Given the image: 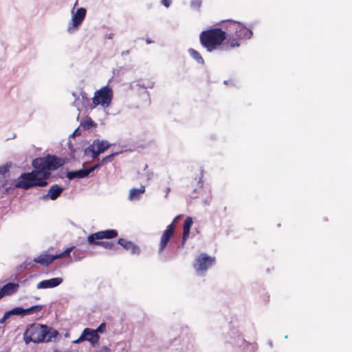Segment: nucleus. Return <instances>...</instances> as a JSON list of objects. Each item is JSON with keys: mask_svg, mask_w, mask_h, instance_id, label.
<instances>
[{"mask_svg": "<svg viewBox=\"0 0 352 352\" xmlns=\"http://www.w3.org/2000/svg\"><path fill=\"white\" fill-rule=\"evenodd\" d=\"M252 31L242 23L232 20L222 21L221 28L202 31L199 34L201 46L209 52L219 49L228 51L236 47L252 36Z\"/></svg>", "mask_w": 352, "mask_h": 352, "instance_id": "f257e3e1", "label": "nucleus"}, {"mask_svg": "<svg viewBox=\"0 0 352 352\" xmlns=\"http://www.w3.org/2000/svg\"><path fill=\"white\" fill-rule=\"evenodd\" d=\"M65 161L55 155L35 158L32 165L34 170L30 173L21 175L14 188L28 190L32 187H44L47 185V179L51 177V172L63 166Z\"/></svg>", "mask_w": 352, "mask_h": 352, "instance_id": "f03ea898", "label": "nucleus"}, {"mask_svg": "<svg viewBox=\"0 0 352 352\" xmlns=\"http://www.w3.org/2000/svg\"><path fill=\"white\" fill-rule=\"evenodd\" d=\"M58 334V331L52 328L34 323L27 327L23 336L25 342L28 344L30 342L34 343L51 342Z\"/></svg>", "mask_w": 352, "mask_h": 352, "instance_id": "7ed1b4c3", "label": "nucleus"}, {"mask_svg": "<svg viewBox=\"0 0 352 352\" xmlns=\"http://www.w3.org/2000/svg\"><path fill=\"white\" fill-rule=\"evenodd\" d=\"M84 244L85 243H80L79 246H81V245H84ZM72 251H73V254H74V256L75 257V260H80L82 258H83L85 255L84 252H81L80 247L72 246V247L67 248L65 251H63L59 254H54V255H51V254H41L40 256L35 257L33 261L35 263H39L42 265L47 266L50 263H52L54 260H56L57 258H62L65 256L69 254V253Z\"/></svg>", "mask_w": 352, "mask_h": 352, "instance_id": "20e7f679", "label": "nucleus"}, {"mask_svg": "<svg viewBox=\"0 0 352 352\" xmlns=\"http://www.w3.org/2000/svg\"><path fill=\"white\" fill-rule=\"evenodd\" d=\"M94 248L95 246H100L107 250L115 252H127L132 255H138L140 252V248L135 243H89Z\"/></svg>", "mask_w": 352, "mask_h": 352, "instance_id": "39448f33", "label": "nucleus"}, {"mask_svg": "<svg viewBox=\"0 0 352 352\" xmlns=\"http://www.w3.org/2000/svg\"><path fill=\"white\" fill-rule=\"evenodd\" d=\"M215 257L208 256L206 253H201L195 259L194 268L199 276L205 275L206 271L215 264Z\"/></svg>", "mask_w": 352, "mask_h": 352, "instance_id": "423d86ee", "label": "nucleus"}, {"mask_svg": "<svg viewBox=\"0 0 352 352\" xmlns=\"http://www.w3.org/2000/svg\"><path fill=\"white\" fill-rule=\"evenodd\" d=\"M112 99L113 90L107 85L95 92L92 102L95 107L100 104L104 107H107L110 105Z\"/></svg>", "mask_w": 352, "mask_h": 352, "instance_id": "0eeeda50", "label": "nucleus"}, {"mask_svg": "<svg viewBox=\"0 0 352 352\" xmlns=\"http://www.w3.org/2000/svg\"><path fill=\"white\" fill-rule=\"evenodd\" d=\"M87 10L84 8H78L76 13L73 14L72 18V23L68 26L69 32H73L76 30L84 21L86 16Z\"/></svg>", "mask_w": 352, "mask_h": 352, "instance_id": "6e6552de", "label": "nucleus"}, {"mask_svg": "<svg viewBox=\"0 0 352 352\" xmlns=\"http://www.w3.org/2000/svg\"><path fill=\"white\" fill-rule=\"evenodd\" d=\"M110 146L111 144L107 140H94L93 144L89 146L92 158H97L100 153L108 149Z\"/></svg>", "mask_w": 352, "mask_h": 352, "instance_id": "1a4fd4ad", "label": "nucleus"}, {"mask_svg": "<svg viewBox=\"0 0 352 352\" xmlns=\"http://www.w3.org/2000/svg\"><path fill=\"white\" fill-rule=\"evenodd\" d=\"M184 217V214H179L176 216L171 223L166 227V229L164 231L160 242H169L171 238L175 233V229L178 222Z\"/></svg>", "mask_w": 352, "mask_h": 352, "instance_id": "9d476101", "label": "nucleus"}, {"mask_svg": "<svg viewBox=\"0 0 352 352\" xmlns=\"http://www.w3.org/2000/svg\"><path fill=\"white\" fill-rule=\"evenodd\" d=\"M118 232L116 230H106L99 231L90 234L87 238V242H96V240L111 239L118 236Z\"/></svg>", "mask_w": 352, "mask_h": 352, "instance_id": "9b49d317", "label": "nucleus"}, {"mask_svg": "<svg viewBox=\"0 0 352 352\" xmlns=\"http://www.w3.org/2000/svg\"><path fill=\"white\" fill-rule=\"evenodd\" d=\"M63 281V278L60 277L44 280L38 283L36 287L37 289L53 288L58 286Z\"/></svg>", "mask_w": 352, "mask_h": 352, "instance_id": "f8f14e48", "label": "nucleus"}, {"mask_svg": "<svg viewBox=\"0 0 352 352\" xmlns=\"http://www.w3.org/2000/svg\"><path fill=\"white\" fill-rule=\"evenodd\" d=\"M19 288V285L18 283H8L0 288V291L3 296H11L15 294L18 291Z\"/></svg>", "mask_w": 352, "mask_h": 352, "instance_id": "ddd939ff", "label": "nucleus"}, {"mask_svg": "<svg viewBox=\"0 0 352 352\" xmlns=\"http://www.w3.org/2000/svg\"><path fill=\"white\" fill-rule=\"evenodd\" d=\"M193 221L192 217H187L183 224L182 241L185 242L189 237L190 230L192 226Z\"/></svg>", "mask_w": 352, "mask_h": 352, "instance_id": "4468645a", "label": "nucleus"}, {"mask_svg": "<svg viewBox=\"0 0 352 352\" xmlns=\"http://www.w3.org/2000/svg\"><path fill=\"white\" fill-rule=\"evenodd\" d=\"M63 190V188L58 184H54L50 187L45 197H50L52 200H55L60 195Z\"/></svg>", "mask_w": 352, "mask_h": 352, "instance_id": "2eb2a0df", "label": "nucleus"}, {"mask_svg": "<svg viewBox=\"0 0 352 352\" xmlns=\"http://www.w3.org/2000/svg\"><path fill=\"white\" fill-rule=\"evenodd\" d=\"M87 331V333L85 336V340L89 342L93 346L97 344L100 338L98 334L96 333V331H94L93 329L89 328H85L83 331Z\"/></svg>", "mask_w": 352, "mask_h": 352, "instance_id": "dca6fc26", "label": "nucleus"}, {"mask_svg": "<svg viewBox=\"0 0 352 352\" xmlns=\"http://www.w3.org/2000/svg\"><path fill=\"white\" fill-rule=\"evenodd\" d=\"M89 175L87 168H83L76 171H70L67 174V177L69 179H73L75 178H84Z\"/></svg>", "mask_w": 352, "mask_h": 352, "instance_id": "f3484780", "label": "nucleus"}, {"mask_svg": "<svg viewBox=\"0 0 352 352\" xmlns=\"http://www.w3.org/2000/svg\"><path fill=\"white\" fill-rule=\"evenodd\" d=\"M145 192V187L140 186V188H132L130 190L129 199L130 200L138 199L142 194Z\"/></svg>", "mask_w": 352, "mask_h": 352, "instance_id": "a211bd4d", "label": "nucleus"}, {"mask_svg": "<svg viewBox=\"0 0 352 352\" xmlns=\"http://www.w3.org/2000/svg\"><path fill=\"white\" fill-rule=\"evenodd\" d=\"M188 53L190 55V56L195 59L198 63L201 64V65H204L205 63V61H204V59L203 58V57L201 56V55L200 54V53L192 49V48H190L188 50Z\"/></svg>", "mask_w": 352, "mask_h": 352, "instance_id": "6ab92c4d", "label": "nucleus"}, {"mask_svg": "<svg viewBox=\"0 0 352 352\" xmlns=\"http://www.w3.org/2000/svg\"><path fill=\"white\" fill-rule=\"evenodd\" d=\"M24 314H25L24 309L22 307H14V308L12 309L11 310H9L6 312V317H10L12 315L19 316V315H24Z\"/></svg>", "mask_w": 352, "mask_h": 352, "instance_id": "aec40b11", "label": "nucleus"}, {"mask_svg": "<svg viewBox=\"0 0 352 352\" xmlns=\"http://www.w3.org/2000/svg\"><path fill=\"white\" fill-rule=\"evenodd\" d=\"M42 309H43L42 305H34L28 309H24L25 314H31L33 312H38V311H41Z\"/></svg>", "mask_w": 352, "mask_h": 352, "instance_id": "412c9836", "label": "nucleus"}, {"mask_svg": "<svg viewBox=\"0 0 352 352\" xmlns=\"http://www.w3.org/2000/svg\"><path fill=\"white\" fill-rule=\"evenodd\" d=\"M121 153H122V151L112 153L110 155L103 157L102 160H101V164H107L109 162H111L113 160V158L114 156H116V155H118V154H120Z\"/></svg>", "mask_w": 352, "mask_h": 352, "instance_id": "4be33fe9", "label": "nucleus"}, {"mask_svg": "<svg viewBox=\"0 0 352 352\" xmlns=\"http://www.w3.org/2000/svg\"><path fill=\"white\" fill-rule=\"evenodd\" d=\"M106 331V324L104 322L101 323L99 327L94 330L96 331V333L98 334V333H104Z\"/></svg>", "mask_w": 352, "mask_h": 352, "instance_id": "5701e85b", "label": "nucleus"}, {"mask_svg": "<svg viewBox=\"0 0 352 352\" xmlns=\"http://www.w3.org/2000/svg\"><path fill=\"white\" fill-rule=\"evenodd\" d=\"M10 165L5 164L0 166V175H4L9 171Z\"/></svg>", "mask_w": 352, "mask_h": 352, "instance_id": "b1692460", "label": "nucleus"}, {"mask_svg": "<svg viewBox=\"0 0 352 352\" xmlns=\"http://www.w3.org/2000/svg\"><path fill=\"white\" fill-rule=\"evenodd\" d=\"M235 344L239 346H243L246 344V341L241 336H238L236 341L234 342Z\"/></svg>", "mask_w": 352, "mask_h": 352, "instance_id": "393cba45", "label": "nucleus"}, {"mask_svg": "<svg viewBox=\"0 0 352 352\" xmlns=\"http://www.w3.org/2000/svg\"><path fill=\"white\" fill-rule=\"evenodd\" d=\"M87 333V331H82L81 336L76 340L73 341L74 344H79L83 341H85V336Z\"/></svg>", "mask_w": 352, "mask_h": 352, "instance_id": "a878e982", "label": "nucleus"}, {"mask_svg": "<svg viewBox=\"0 0 352 352\" xmlns=\"http://www.w3.org/2000/svg\"><path fill=\"white\" fill-rule=\"evenodd\" d=\"M94 125V121L91 120V118H89L86 120H85L84 126H86L87 128H90Z\"/></svg>", "mask_w": 352, "mask_h": 352, "instance_id": "bb28decb", "label": "nucleus"}, {"mask_svg": "<svg viewBox=\"0 0 352 352\" xmlns=\"http://www.w3.org/2000/svg\"><path fill=\"white\" fill-rule=\"evenodd\" d=\"M101 165H102V164H101V162H100V163H98V164H96L89 167V168H87L88 170H89V174L91 173H92L93 171H94L96 168L100 167Z\"/></svg>", "mask_w": 352, "mask_h": 352, "instance_id": "cd10ccee", "label": "nucleus"}, {"mask_svg": "<svg viewBox=\"0 0 352 352\" xmlns=\"http://www.w3.org/2000/svg\"><path fill=\"white\" fill-rule=\"evenodd\" d=\"M168 243H160L159 248V253L161 254L162 252L166 248Z\"/></svg>", "mask_w": 352, "mask_h": 352, "instance_id": "c85d7f7f", "label": "nucleus"}, {"mask_svg": "<svg viewBox=\"0 0 352 352\" xmlns=\"http://www.w3.org/2000/svg\"><path fill=\"white\" fill-rule=\"evenodd\" d=\"M162 3L165 7L168 8L170 5L171 1L170 0H162Z\"/></svg>", "mask_w": 352, "mask_h": 352, "instance_id": "c756f323", "label": "nucleus"}, {"mask_svg": "<svg viewBox=\"0 0 352 352\" xmlns=\"http://www.w3.org/2000/svg\"><path fill=\"white\" fill-rule=\"evenodd\" d=\"M6 184H4L3 185V187L5 188V192H6V193L8 192L9 188H13V185H11L9 187H6Z\"/></svg>", "mask_w": 352, "mask_h": 352, "instance_id": "7c9ffc66", "label": "nucleus"}, {"mask_svg": "<svg viewBox=\"0 0 352 352\" xmlns=\"http://www.w3.org/2000/svg\"><path fill=\"white\" fill-rule=\"evenodd\" d=\"M9 318V317H6V313H5V314H4V315H3V318L0 319V324H3V323L5 322V321H6V320L7 318Z\"/></svg>", "mask_w": 352, "mask_h": 352, "instance_id": "2f4dec72", "label": "nucleus"}, {"mask_svg": "<svg viewBox=\"0 0 352 352\" xmlns=\"http://www.w3.org/2000/svg\"><path fill=\"white\" fill-rule=\"evenodd\" d=\"M146 43H147V44H151V43H153V41H152V40H151V38H147L146 39Z\"/></svg>", "mask_w": 352, "mask_h": 352, "instance_id": "473e14b6", "label": "nucleus"}, {"mask_svg": "<svg viewBox=\"0 0 352 352\" xmlns=\"http://www.w3.org/2000/svg\"><path fill=\"white\" fill-rule=\"evenodd\" d=\"M117 242H127L125 239L120 238L118 239Z\"/></svg>", "mask_w": 352, "mask_h": 352, "instance_id": "72a5a7b5", "label": "nucleus"}, {"mask_svg": "<svg viewBox=\"0 0 352 352\" xmlns=\"http://www.w3.org/2000/svg\"><path fill=\"white\" fill-rule=\"evenodd\" d=\"M2 297H3V296L2 293H1V292L0 291V299H1Z\"/></svg>", "mask_w": 352, "mask_h": 352, "instance_id": "f704fd0d", "label": "nucleus"}, {"mask_svg": "<svg viewBox=\"0 0 352 352\" xmlns=\"http://www.w3.org/2000/svg\"><path fill=\"white\" fill-rule=\"evenodd\" d=\"M269 344L272 346V341H269Z\"/></svg>", "mask_w": 352, "mask_h": 352, "instance_id": "c9c22d12", "label": "nucleus"}, {"mask_svg": "<svg viewBox=\"0 0 352 352\" xmlns=\"http://www.w3.org/2000/svg\"><path fill=\"white\" fill-rule=\"evenodd\" d=\"M169 191H170V188H167V193H168V192H169Z\"/></svg>", "mask_w": 352, "mask_h": 352, "instance_id": "e433bc0d", "label": "nucleus"}]
</instances>
